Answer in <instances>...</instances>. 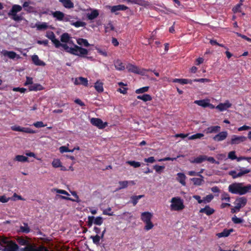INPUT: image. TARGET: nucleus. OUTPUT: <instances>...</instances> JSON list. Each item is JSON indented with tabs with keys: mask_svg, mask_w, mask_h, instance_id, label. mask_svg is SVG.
<instances>
[{
	"mask_svg": "<svg viewBox=\"0 0 251 251\" xmlns=\"http://www.w3.org/2000/svg\"><path fill=\"white\" fill-rule=\"evenodd\" d=\"M103 218L101 217H94V224L96 225L100 226L103 223Z\"/></svg>",
	"mask_w": 251,
	"mask_h": 251,
	"instance_id": "47",
	"label": "nucleus"
},
{
	"mask_svg": "<svg viewBox=\"0 0 251 251\" xmlns=\"http://www.w3.org/2000/svg\"><path fill=\"white\" fill-rule=\"evenodd\" d=\"M32 60L33 63L37 66H45L46 65L45 63L40 60L37 55H33L32 56Z\"/></svg>",
	"mask_w": 251,
	"mask_h": 251,
	"instance_id": "25",
	"label": "nucleus"
},
{
	"mask_svg": "<svg viewBox=\"0 0 251 251\" xmlns=\"http://www.w3.org/2000/svg\"><path fill=\"white\" fill-rule=\"evenodd\" d=\"M145 224V226H144V229L146 231H149L150 229H152L154 226L153 223L151 221L149 222H146L144 223Z\"/></svg>",
	"mask_w": 251,
	"mask_h": 251,
	"instance_id": "45",
	"label": "nucleus"
},
{
	"mask_svg": "<svg viewBox=\"0 0 251 251\" xmlns=\"http://www.w3.org/2000/svg\"><path fill=\"white\" fill-rule=\"evenodd\" d=\"M204 136V134L201 133H196L195 134L192 135L189 137L188 139L189 140H195L196 139H201V138Z\"/></svg>",
	"mask_w": 251,
	"mask_h": 251,
	"instance_id": "50",
	"label": "nucleus"
},
{
	"mask_svg": "<svg viewBox=\"0 0 251 251\" xmlns=\"http://www.w3.org/2000/svg\"><path fill=\"white\" fill-rule=\"evenodd\" d=\"M221 199L222 201H226L228 202H230V198L229 197V195L226 192H224L221 195Z\"/></svg>",
	"mask_w": 251,
	"mask_h": 251,
	"instance_id": "52",
	"label": "nucleus"
},
{
	"mask_svg": "<svg viewBox=\"0 0 251 251\" xmlns=\"http://www.w3.org/2000/svg\"><path fill=\"white\" fill-rule=\"evenodd\" d=\"M90 238L92 239L94 244L97 245L100 244V239H101L98 235H96V236H91Z\"/></svg>",
	"mask_w": 251,
	"mask_h": 251,
	"instance_id": "51",
	"label": "nucleus"
},
{
	"mask_svg": "<svg viewBox=\"0 0 251 251\" xmlns=\"http://www.w3.org/2000/svg\"><path fill=\"white\" fill-rule=\"evenodd\" d=\"M75 85H80L82 84L85 86H88V81L86 78H84L83 77H79L78 78H76L75 81L74 82Z\"/></svg>",
	"mask_w": 251,
	"mask_h": 251,
	"instance_id": "19",
	"label": "nucleus"
},
{
	"mask_svg": "<svg viewBox=\"0 0 251 251\" xmlns=\"http://www.w3.org/2000/svg\"><path fill=\"white\" fill-rule=\"evenodd\" d=\"M128 9V7L124 5H118L113 6L111 8V12L112 13L116 12L117 11H124Z\"/></svg>",
	"mask_w": 251,
	"mask_h": 251,
	"instance_id": "24",
	"label": "nucleus"
},
{
	"mask_svg": "<svg viewBox=\"0 0 251 251\" xmlns=\"http://www.w3.org/2000/svg\"><path fill=\"white\" fill-rule=\"evenodd\" d=\"M228 133L227 131H222L219 132L215 135L212 138L213 140L216 142H220L225 140L227 137Z\"/></svg>",
	"mask_w": 251,
	"mask_h": 251,
	"instance_id": "11",
	"label": "nucleus"
},
{
	"mask_svg": "<svg viewBox=\"0 0 251 251\" xmlns=\"http://www.w3.org/2000/svg\"><path fill=\"white\" fill-rule=\"evenodd\" d=\"M35 25L38 30L46 29L48 28V25L46 23L36 24Z\"/></svg>",
	"mask_w": 251,
	"mask_h": 251,
	"instance_id": "48",
	"label": "nucleus"
},
{
	"mask_svg": "<svg viewBox=\"0 0 251 251\" xmlns=\"http://www.w3.org/2000/svg\"><path fill=\"white\" fill-rule=\"evenodd\" d=\"M46 36L51 41V42L54 45L55 47L58 46L59 41L55 38V34L52 31H47L46 33Z\"/></svg>",
	"mask_w": 251,
	"mask_h": 251,
	"instance_id": "12",
	"label": "nucleus"
},
{
	"mask_svg": "<svg viewBox=\"0 0 251 251\" xmlns=\"http://www.w3.org/2000/svg\"><path fill=\"white\" fill-rule=\"evenodd\" d=\"M63 6L67 9H71L74 7V4L71 0H59Z\"/></svg>",
	"mask_w": 251,
	"mask_h": 251,
	"instance_id": "22",
	"label": "nucleus"
},
{
	"mask_svg": "<svg viewBox=\"0 0 251 251\" xmlns=\"http://www.w3.org/2000/svg\"><path fill=\"white\" fill-rule=\"evenodd\" d=\"M119 184L120 187L117 189V190L126 188L128 184V181H120L119 182Z\"/></svg>",
	"mask_w": 251,
	"mask_h": 251,
	"instance_id": "44",
	"label": "nucleus"
},
{
	"mask_svg": "<svg viewBox=\"0 0 251 251\" xmlns=\"http://www.w3.org/2000/svg\"><path fill=\"white\" fill-rule=\"evenodd\" d=\"M126 68L129 72L139 75H143L145 73V72L147 71L146 69L140 70L138 66L131 64H127L126 66ZM149 70H148V71Z\"/></svg>",
	"mask_w": 251,
	"mask_h": 251,
	"instance_id": "5",
	"label": "nucleus"
},
{
	"mask_svg": "<svg viewBox=\"0 0 251 251\" xmlns=\"http://www.w3.org/2000/svg\"><path fill=\"white\" fill-rule=\"evenodd\" d=\"M60 47H62L64 50L67 52H69L72 54V51H73V47H69V46L66 44H62L59 41L58 46H55L56 48H59Z\"/></svg>",
	"mask_w": 251,
	"mask_h": 251,
	"instance_id": "30",
	"label": "nucleus"
},
{
	"mask_svg": "<svg viewBox=\"0 0 251 251\" xmlns=\"http://www.w3.org/2000/svg\"><path fill=\"white\" fill-rule=\"evenodd\" d=\"M177 180L182 185L185 186L186 185V176L183 173H178L177 174Z\"/></svg>",
	"mask_w": 251,
	"mask_h": 251,
	"instance_id": "32",
	"label": "nucleus"
},
{
	"mask_svg": "<svg viewBox=\"0 0 251 251\" xmlns=\"http://www.w3.org/2000/svg\"><path fill=\"white\" fill-rule=\"evenodd\" d=\"M71 24L74 25L76 27H79L80 26H84L86 25L85 22L81 21H77L75 22H71Z\"/></svg>",
	"mask_w": 251,
	"mask_h": 251,
	"instance_id": "54",
	"label": "nucleus"
},
{
	"mask_svg": "<svg viewBox=\"0 0 251 251\" xmlns=\"http://www.w3.org/2000/svg\"><path fill=\"white\" fill-rule=\"evenodd\" d=\"M228 157L231 160L236 159L237 158V157L235 155V151H231L228 153Z\"/></svg>",
	"mask_w": 251,
	"mask_h": 251,
	"instance_id": "62",
	"label": "nucleus"
},
{
	"mask_svg": "<svg viewBox=\"0 0 251 251\" xmlns=\"http://www.w3.org/2000/svg\"><path fill=\"white\" fill-rule=\"evenodd\" d=\"M199 176L200 177L199 178L193 177L191 178V180L193 181L194 184L195 185H201L202 184V182H204L203 176L201 174H200V176Z\"/></svg>",
	"mask_w": 251,
	"mask_h": 251,
	"instance_id": "27",
	"label": "nucleus"
},
{
	"mask_svg": "<svg viewBox=\"0 0 251 251\" xmlns=\"http://www.w3.org/2000/svg\"><path fill=\"white\" fill-rule=\"evenodd\" d=\"M0 250L2 251H20L18 245L13 241L6 237H2Z\"/></svg>",
	"mask_w": 251,
	"mask_h": 251,
	"instance_id": "2",
	"label": "nucleus"
},
{
	"mask_svg": "<svg viewBox=\"0 0 251 251\" xmlns=\"http://www.w3.org/2000/svg\"><path fill=\"white\" fill-rule=\"evenodd\" d=\"M73 51L72 54L80 57H84L88 54V51L87 49L78 46L76 45H74Z\"/></svg>",
	"mask_w": 251,
	"mask_h": 251,
	"instance_id": "4",
	"label": "nucleus"
},
{
	"mask_svg": "<svg viewBox=\"0 0 251 251\" xmlns=\"http://www.w3.org/2000/svg\"><path fill=\"white\" fill-rule=\"evenodd\" d=\"M171 209L172 210L179 211L184 208L183 201L178 197L173 198L171 200Z\"/></svg>",
	"mask_w": 251,
	"mask_h": 251,
	"instance_id": "3",
	"label": "nucleus"
},
{
	"mask_svg": "<svg viewBox=\"0 0 251 251\" xmlns=\"http://www.w3.org/2000/svg\"><path fill=\"white\" fill-rule=\"evenodd\" d=\"M228 191L232 194L243 195L251 192V185L243 186V183H233L229 185Z\"/></svg>",
	"mask_w": 251,
	"mask_h": 251,
	"instance_id": "1",
	"label": "nucleus"
},
{
	"mask_svg": "<svg viewBox=\"0 0 251 251\" xmlns=\"http://www.w3.org/2000/svg\"><path fill=\"white\" fill-rule=\"evenodd\" d=\"M23 225L24 226H20L19 232H21L26 234L28 233L30 231V229L27 223H24Z\"/></svg>",
	"mask_w": 251,
	"mask_h": 251,
	"instance_id": "33",
	"label": "nucleus"
},
{
	"mask_svg": "<svg viewBox=\"0 0 251 251\" xmlns=\"http://www.w3.org/2000/svg\"><path fill=\"white\" fill-rule=\"evenodd\" d=\"M232 221L234 224H240L243 222V220L241 218H239L237 217L236 216H234L232 218Z\"/></svg>",
	"mask_w": 251,
	"mask_h": 251,
	"instance_id": "61",
	"label": "nucleus"
},
{
	"mask_svg": "<svg viewBox=\"0 0 251 251\" xmlns=\"http://www.w3.org/2000/svg\"><path fill=\"white\" fill-rule=\"evenodd\" d=\"M22 10V7L19 5L14 4L12 6L11 9L8 13L9 17L11 16H15L18 12H20Z\"/></svg>",
	"mask_w": 251,
	"mask_h": 251,
	"instance_id": "13",
	"label": "nucleus"
},
{
	"mask_svg": "<svg viewBox=\"0 0 251 251\" xmlns=\"http://www.w3.org/2000/svg\"><path fill=\"white\" fill-rule=\"evenodd\" d=\"M250 172H251L250 169L245 168H241L240 169V172L238 173L237 176L241 177L249 173Z\"/></svg>",
	"mask_w": 251,
	"mask_h": 251,
	"instance_id": "43",
	"label": "nucleus"
},
{
	"mask_svg": "<svg viewBox=\"0 0 251 251\" xmlns=\"http://www.w3.org/2000/svg\"><path fill=\"white\" fill-rule=\"evenodd\" d=\"M90 122L93 125L98 127L100 129H103L107 125L106 122L103 123V121L99 118H92L90 120Z\"/></svg>",
	"mask_w": 251,
	"mask_h": 251,
	"instance_id": "6",
	"label": "nucleus"
},
{
	"mask_svg": "<svg viewBox=\"0 0 251 251\" xmlns=\"http://www.w3.org/2000/svg\"><path fill=\"white\" fill-rule=\"evenodd\" d=\"M243 5V3H239L237 4L233 8L232 11L234 13H237V12H241V7Z\"/></svg>",
	"mask_w": 251,
	"mask_h": 251,
	"instance_id": "59",
	"label": "nucleus"
},
{
	"mask_svg": "<svg viewBox=\"0 0 251 251\" xmlns=\"http://www.w3.org/2000/svg\"><path fill=\"white\" fill-rule=\"evenodd\" d=\"M70 39V36L68 33H63L61 36L60 40L63 43H68Z\"/></svg>",
	"mask_w": 251,
	"mask_h": 251,
	"instance_id": "41",
	"label": "nucleus"
},
{
	"mask_svg": "<svg viewBox=\"0 0 251 251\" xmlns=\"http://www.w3.org/2000/svg\"><path fill=\"white\" fill-rule=\"evenodd\" d=\"M112 209L110 207H109L107 209H105L103 210L102 213L105 215L108 216H112L113 215V212H110L111 211Z\"/></svg>",
	"mask_w": 251,
	"mask_h": 251,
	"instance_id": "63",
	"label": "nucleus"
},
{
	"mask_svg": "<svg viewBox=\"0 0 251 251\" xmlns=\"http://www.w3.org/2000/svg\"><path fill=\"white\" fill-rule=\"evenodd\" d=\"M149 89V86H145V87L140 88L139 89L136 90L135 93L136 94H142L145 92H148Z\"/></svg>",
	"mask_w": 251,
	"mask_h": 251,
	"instance_id": "53",
	"label": "nucleus"
},
{
	"mask_svg": "<svg viewBox=\"0 0 251 251\" xmlns=\"http://www.w3.org/2000/svg\"><path fill=\"white\" fill-rule=\"evenodd\" d=\"M16 241L20 246H24L25 247L31 243L29 238L27 236H18L16 238Z\"/></svg>",
	"mask_w": 251,
	"mask_h": 251,
	"instance_id": "8",
	"label": "nucleus"
},
{
	"mask_svg": "<svg viewBox=\"0 0 251 251\" xmlns=\"http://www.w3.org/2000/svg\"><path fill=\"white\" fill-rule=\"evenodd\" d=\"M12 20L16 22H20L23 20V17L22 15L15 14V16H11L10 17Z\"/></svg>",
	"mask_w": 251,
	"mask_h": 251,
	"instance_id": "56",
	"label": "nucleus"
},
{
	"mask_svg": "<svg viewBox=\"0 0 251 251\" xmlns=\"http://www.w3.org/2000/svg\"><path fill=\"white\" fill-rule=\"evenodd\" d=\"M114 30V26H113V25L109 23H108L105 27V32H109L110 31H113Z\"/></svg>",
	"mask_w": 251,
	"mask_h": 251,
	"instance_id": "57",
	"label": "nucleus"
},
{
	"mask_svg": "<svg viewBox=\"0 0 251 251\" xmlns=\"http://www.w3.org/2000/svg\"><path fill=\"white\" fill-rule=\"evenodd\" d=\"M51 15L54 18H55L57 20L62 21L64 18V13L60 11H55L54 12L51 11Z\"/></svg>",
	"mask_w": 251,
	"mask_h": 251,
	"instance_id": "23",
	"label": "nucleus"
},
{
	"mask_svg": "<svg viewBox=\"0 0 251 251\" xmlns=\"http://www.w3.org/2000/svg\"><path fill=\"white\" fill-rule=\"evenodd\" d=\"M1 53L4 56H7L10 59H14L15 57H19V55L17 54V53L13 51H8L6 50H2L1 51Z\"/></svg>",
	"mask_w": 251,
	"mask_h": 251,
	"instance_id": "16",
	"label": "nucleus"
},
{
	"mask_svg": "<svg viewBox=\"0 0 251 251\" xmlns=\"http://www.w3.org/2000/svg\"><path fill=\"white\" fill-rule=\"evenodd\" d=\"M43 89V87L39 84H34L29 87L30 91H38L42 90Z\"/></svg>",
	"mask_w": 251,
	"mask_h": 251,
	"instance_id": "39",
	"label": "nucleus"
},
{
	"mask_svg": "<svg viewBox=\"0 0 251 251\" xmlns=\"http://www.w3.org/2000/svg\"><path fill=\"white\" fill-rule=\"evenodd\" d=\"M247 202V199L244 197L237 198L234 202L236 205V209H241L244 207Z\"/></svg>",
	"mask_w": 251,
	"mask_h": 251,
	"instance_id": "9",
	"label": "nucleus"
},
{
	"mask_svg": "<svg viewBox=\"0 0 251 251\" xmlns=\"http://www.w3.org/2000/svg\"><path fill=\"white\" fill-rule=\"evenodd\" d=\"M153 169L156 171L157 173L160 174L165 169V166L155 165L153 166Z\"/></svg>",
	"mask_w": 251,
	"mask_h": 251,
	"instance_id": "55",
	"label": "nucleus"
},
{
	"mask_svg": "<svg viewBox=\"0 0 251 251\" xmlns=\"http://www.w3.org/2000/svg\"><path fill=\"white\" fill-rule=\"evenodd\" d=\"M221 130V127L218 126H211L205 129L206 133H212L219 132Z\"/></svg>",
	"mask_w": 251,
	"mask_h": 251,
	"instance_id": "21",
	"label": "nucleus"
},
{
	"mask_svg": "<svg viewBox=\"0 0 251 251\" xmlns=\"http://www.w3.org/2000/svg\"><path fill=\"white\" fill-rule=\"evenodd\" d=\"M247 140V137L244 136H238L236 135L232 136L230 144L231 145L239 144Z\"/></svg>",
	"mask_w": 251,
	"mask_h": 251,
	"instance_id": "10",
	"label": "nucleus"
},
{
	"mask_svg": "<svg viewBox=\"0 0 251 251\" xmlns=\"http://www.w3.org/2000/svg\"><path fill=\"white\" fill-rule=\"evenodd\" d=\"M103 83L98 80L94 85V87L97 91L99 93H101L103 91Z\"/></svg>",
	"mask_w": 251,
	"mask_h": 251,
	"instance_id": "36",
	"label": "nucleus"
},
{
	"mask_svg": "<svg viewBox=\"0 0 251 251\" xmlns=\"http://www.w3.org/2000/svg\"><path fill=\"white\" fill-rule=\"evenodd\" d=\"M99 12L97 10H94L90 13L87 14V17L89 20H92L96 18L99 16Z\"/></svg>",
	"mask_w": 251,
	"mask_h": 251,
	"instance_id": "34",
	"label": "nucleus"
},
{
	"mask_svg": "<svg viewBox=\"0 0 251 251\" xmlns=\"http://www.w3.org/2000/svg\"><path fill=\"white\" fill-rule=\"evenodd\" d=\"M194 103L203 107H207L211 105L209 102L208 100H197L194 101Z\"/></svg>",
	"mask_w": 251,
	"mask_h": 251,
	"instance_id": "26",
	"label": "nucleus"
},
{
	"mask_svg": "<svg viewBox=\"0 0 251 251\" xmlns=\"http://www.w3.org/2000/svg\"><path fill=\"white\" fill-rule=\"evenodd\" d=\"M144 196H145L144 195L131 196L130 199L133 205L134 206L136 205L138 201V200L142 198H144Z\"/></svg>",
	"mask_w": 251,
	"mask_h": 251,
	"instance_id": "38",
	"label": "nucleus"
},
{
	"mask_svg": "<svg viewBox=\"0 0 251 251\" xmlns=\"http://www.w3.org/2000/svg\"><path fill=\"white\" fill-rule=\"evenodd\" d=\"M205 161V155H200L197 157L195 158L194 159H190L189 161L191 163L200 164Z\"/></svg>",
	"mask_w": 251,
	"mask_h": 251,
	"instance_id": "29",
	"label": "nucleus"
},
{
	"mask_svg": "<svg viewBox=\"0 0 251 251\" xmlns=\"http://www.w3.org/2000/svg\"><path fill=\"white\" fill-rule=\"evenodd\" d=\"M114 64L115 68L119 71H123L125 69V67L120 60L114 61Z\"/></svg>",
	"mask_w": 251,
	"mask_h": 251,
	"instance_id": "31",
	"label": "nucleus"
},
{
	"mask_svg": "<svg viewBox=\"0 0 251 251\" xmlns=\"http://www.w3.org/2000/svg\"><path fill=\"white\" fill-rule=\"evenodd\" d=\"M137 98L139 100H141L145 102L151 101L152 100L151 96L149 94H146L143 95H139L137 97Z\"/></svg>",
	"mask_w": 251,
	"mask_h": 251,
	"instance_id": "35",
	"label": "nucleus"
},
{
	"mask_svg": "<svg viewBox=\"0 0 251 251\" xmlns=\"http://www.w3.org/2000/svg\"><path fill=\"white\" fill-rule=\"evenodd\" d=\"M77 43L79 45H83L86 47H89L90 45L88 42V41L86 39L83 38H78L76 40Z\"/></svg>",
	"mask_w": 251,
	"mask_h": 251,
	"instance_id": "40",
	"label": "nucleus"
},
{
	"mask_svg": "<svg viewBox=\"0 0 251 251\" xmlns=\"http://www.w3.org/2000/svg\"><path fill=\"white\" fill-rule=\"evenodd\" d=\"M13 131H20L26 133H35L36 131L29 127H22L19 126H14L11 127Z\"/></svg>",
	"mask_w": 251,
	"mask_h": 251,
	"instance_id": "7",
	"label": "nucleus"
},
{
	"mask_svg": "<svg viewBox=\"0 0 251 251\" xmlns=\"http://www.w3.org/2000/svg\"><path fill=\"white\" fill-rule=\"evenodd\" d=\"M126 163L133 167L134 168H138L141 166V163L139 162L135 161H127L126 162Z\"/></svg>",
	"mask_w": 251,
	"mask_h": 251,
	"instance_id": "49",
	"label": "nucleus"
},
{
	"mask_svg": "<svg viewBox=\"0 0 251 251\" xmlns=\"http://www.w3.org/2000/svg\"><path fill=\"white\" fill-rule=\"evenodd\" d=\"M94 216H88V222H87V226L89 227L92 226L93 224L94 223Z\"/></svg>",
	"mask_w": 251,
	"mask_h": 251,
	"instance_id": "64",
	"label": "nucleus"
},
{
	"mask_svg": "<svg viewBox=\"0 0 251 251\" xmlns=\"http://www.w3.org/2000/svg\"><path fill=\"white\" fill-rule=\"evenodd\" d=\"M214 196L212 194L207 195L202 199V203H207L210 202L213 199Z\"/></svg>",
	"mask_w": 251,
	"mask_h": 251,
	"instance_id": "46",
	"label": "nucleus"
},
{
	"mask_svg": "<svg viewBox=\"0 0 251 251\" xmlns=\"http://www.w3.org/2000/svg\"><path fill=\"white\" fill-rule=\"evenodd\" d=\"M15 160L19 162H25L28 161V158L24 155H17L15 156Z\"/></svg>",
	"mask_w": 251,
	"mask_h": 251,
	"instance_id": "42",
	"label": "nucleus"
},
{
	"mask_svg": "<svg viewBox=\"0 0 251 251\" xmlns=\"http://www.w3.org/2000/svg\"><path fill=\"white\" fill-rule=\"evenodd\" d=\"M130 2L144 6L149 5V2L144 0H132Z\"/></svg>",
	"mask_w": 251,
	"mask_h": 251,
	"instance_id": "37",
	"label": "nucleus"
},
{
	"mask_svg": "<svg viewBox=\"0 0 251 251\" xmlns=\"http://www.w3.org/2000/svg\"><path fill=\"white\" fill-rule=\"evenodd\" d=\"M200 213H204L207 216H210L215 212V210L209 207V205H206L205 207L201 208L200 210Z\"/></svg>",
	"mask_w": 251,
	"mask_h": 251,
	"instance_id": "20",
	"label": "nucleus"
},
{
	"mask_svg": "<svg viewBox=\"0 0 251 251\" xmlns=\"http://www.w3.org/2000/svg\"><path fill=\"white\" fill-rule=\"evenodd\" d=\"M22 10V7L19 5L14 4L12 6L11 9L8 13L9 17L11 16H15L18 12H20Z\"/></svg>",
	"mask_w": 251,
	"mask_h": 251,
	"instance_id": "14",
	"label": "nucleus"
},
{
	"mask_svg": "<svg viewBox=\"0 0 251 251\" xmlns=\"http://www.w3.org/2000/svg\"><path fill=\"white\" fill-rule=\"evenodd\" d=\"M152 217V214L149 212H144L141 214V219L144 223L151 221Z\"/></svg>",
	"mask_w": 251,
	"mask_h": 251,
	"instance_id": "15",
	"label": "nucleus"
},
{
	"mask_svg": "<svg viewBox=\"0 0 251 251\" xmlns=\"http://www.w3.org/2000/svg\"><path fill=\"white\" fill-rule=\"evenodd\" d=\"M231 106V103L227 100L224 103H221L216 106V108L220 111H223Z\"/></svg>",
	"mask_w": 251,
	"mask_h": 251,
	"instance_id": "17",
	"label": "nucleus"
},
{
	"mask_svg": "<svg viewBox=\"0 0 251 251\" xmlns=\"http://www.w3.org/2000/svg\"><path fill=\"white\" fill-rule=\"evenodd\" d=\"M233 231V229L232 228L229 229H224L222 232L217 233V236L219 238L223 237H227Z\"/></svg>",
	"mask_w": 251,
	"mask_h": 251,
	"instance_id": "28",
	"label": "nucleus"
},
{
	"mask_svg": "<svg viewBox=\"0 0 251 251\" xmlns=\"http://www.w3.org/2000/svg\"><path fill=\"white\" fill-rule=\"evenodd\" d=\"M32 3V2L30 0L25 1L22 7H23L24 10L27 12H32L34 10V7L30 5Z\"/></svg>",
	"mask_w": 251,
	"mask_h": 251,
	"instance_id": "18",
	"label": "nucleus"
},
{
	"mask_svg": "<svg viewBox=\"0 0 251 251\" xmlns=\"http://www.w3.org/2000/svg\"><path fill=\"white\" fill-rule=\"evenodd\" d=\"M96 50H97L98 52L100 53V54L104 56H107V53L105 50H102L100 48H99L98 47L95 48Z\"/></svg>",
	"mask_w": 251,
	"mask_h": 251,
	"instance_id": "60",
	"label": "nucleus"
},
{
	"mask_svg": "<svg viewBox=\"0 0 251 251\" xmlns=\"http://www.w3.org/2000/svg\"><path fill=\"white\" fill-rule=\"evenodd\" d=\"M52 165L54 168H58L61 166V163L59 159H54L52 162Z\"/></svg>",
	"mask_w": 251,
	"mask_h": 251,
	"instance_id": "58",
	"label": "nucleus"
}]
</instances>
